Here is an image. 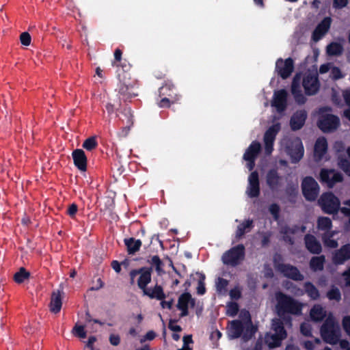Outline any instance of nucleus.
I'll list each match as a JSON object with an SVG mask.
<instances>
[{
  "mask_svg": "<svg viewBox=\"0 0 350 350\" xmlns=\"http://www.w3.org/2000/svg\"><path fill=\"white\" fill-rule=\"evenodd\" d=\"M245 193L250 198H256L260 194L258 174L256 172H252L248 176V184Z\"/></svg>",
  "mask_w": 350,
  "mask_h": 350,
  "instance_id": "dca6fc26",
  "label": "nucleus"
},
{
  "mask_svg": "<svg viewBox=\"0 0 350 350\" xmlns=\"http://www.w3.org/2000/svg\"><path fill=\"white\" fill-rule=\"evenodd\" d=\"M260 148V144L256 141H254L246 149L243 154V159L247 161L246 166L250 171L252 170L254 167V161Z\"/></svg>",
  "mask_w": 350,
  "mask_h": 350,
  "instance_id": "f8f14e48",
  "label": "nucleus"
},
{
  "mask_svg": "<svg viewBox=\"0 0 350 350\" xmlns=\"http://www.w3.org/2000/svg\"><path fill=\"white\" fill-rule=\"evenodd\" d=\"M244 325L240 320H233L230 322L228 334L231 338H238L243 334Z\"/></svg>",
  "mask_w": 350,
  "mask_h": 350,
  "instance_id": "393cba45",
  "label": "nucleus"
},
{
  "mask_svg": "<svg viewBox=\"0 0 350 350\" xmlns=\"http://www.w3.org/2000/svg\"><path fill=\"white\" fill-rule=\"evenodd\" d=\"M342 325L345 332L350 336V316H345L343 317Z\"/></svg>",
  "mask_w": 350,
  "mask_h": 350,
  "instance_id": "4d7b16f0",
  "label": "nucleus"
},
{
  "mask_svg": "<svg viewBox=\"0 0 350 350\" xmlns=\"http://www.w3.org/2000/svg\"><path fill=\"white\" fill-rule=\"evenodd\" d=\"M334 150L338 153L343 152L345 150L344 143L341 141L336 142L334 145Z\"/></svg>",
  "mask_w": 350,
  "mask_h": 350,
  "instance_id": "338daca9",
  "label": "nucleus"
},
{
  "mask_svg": "<svg viewBox=\"0 0 350 350\" xmlns=\"http://www.w3.org/2000/svg\"><path fill=\"white\" fill-rule=\"evenodd\" d=\"M142 292L144 295H146L150 299L162 300L165 299L166 297L163 287L159 284H156L153 288H146Z\"/></svg>",
  "mask_w": 350,
  "mask_h": 350,
  "instance_id": "5701e85b",
  "label": "nucleus"
},
{
  "mask_svg": "<svg viewBox=\"0 0 350 350\" xmlns=\"http://www.w3.org/2000/svg\"><path fill=\"white\" fill-rule=\"evenodd\" d=\"M124 242L126 246L129 254H134L135 252H138L142 245V242L140 239H135L133 237L124 239Z\"/></svg>",
  "mask_w": 350,
  "mask_h": 350,
  "instance_id": "bb28decb",
  "label": "nucleus"
},
{
  "mask_svg": "<svg viewBox=\"0 0 350 350\" xmlns=\"http://www.w3.org/2000/svg\"><path fill=\"white\" fill-rule=\"evenodd\" d=\"M281 129V124L278 122L270 126L265 131L263 143L264 151L266 155H270L273 150V144L276 135Z\"/></svg>",
  "mask_w": 350,
  "mask_h": 350,
  "instance_id": "6e6552de",
  "label": "nucleus"
},
{
  "mask_svg": "<svg viewBox=\"0 0 350 350\" xmlns=\"http://www.w3.org/2000/svg\"><path fill=\"white\" fill-rule=\"evenodd\" d=\"M347 152L350 158V147L347 150ZM338 166L350 176V163L340 155L338 156Z\"/></svg>",
  "mask_w": 350,
  "mask_h": 350,
  "instance_id": "4c0bfd02",
  "label": "nucleus"
},
{
  "mask_svg": "<svg viewBox=\"0 0 350 350\" xmlns=\"http://www.w3.org/2000/svg\"><path fill=\"white\" fill-rule=\"evenodd\" d=\"M273 263L274 268L278 272L280 271V268H279V267H280V266L286 265V264L283 263L282 256L278 253L275 254L273 256Z\"/></svg>",
  "mask_w": 350,
  "mask_h": 350,
  "instance_id": "8fccbe9b",
  "label": "nucleus"
},
{
  "mask_svg": "<svg viewBox=\"0 0 350 350\" xmlns=\"http://www.w3.org/2000/svg\"><path fill=\"white\" fill-rule=\"evenodd\" d=\"M20 40L23 45L29 46L31 43V36L29 33L23 32L20 36Z\"/></svg>",
  "mask_w": 350,
  "mask_h": 350,
  "instance_id": "13d9d810",
  "label": "nucleus"
},
{
  "mask_svg": "<svg viewBox=\"0 0 350 350\" xmlns=\"http://www.w3.org/2000/svg\"><path fill=\"white\" fill-rule=\"evenodd\" d=\"M280 150L286 153L293 163L300 161L304 154V148L300 138L284 137L280 142Z\"/></svg>",
  "mask_w": 350,
  "mask_h": 350,
  "instance_id": "7ed1b4c3",
  "label": "nucleus"
},
{
  "mask_svg": "<svg viewBox=\"0 0 350 350\" xmlns=\"http://www.w3.org/2000/svg\"><path fill=\"white\" fill-rule=\"evenodd\" d=\"M62 291L57 290L53 291L51 294V303H50V310L53 313H58L62 308Z\"/></svg>",
  "mask_w": 350,
  "mask_h": 350,
  "instance_id": "a878e982",
  "label": "nucleus"
},
{
  "mask_svg": "<svg viewBox=\"0 0 350 350\" xmlns=\"http://www.w3.org/2000/svg\"><path fill=\"white\" fill-rule=\"evenodd\" d=\"M301 187L306 200L313 201L317 198L319 193V186L313 178L306 177L302 181Z\"/></svg>",
  "mask_w": 350,
  "mask_h": 350,
  "instance_id": "1a4fd4ad",
  "label": "nucleus"
},
{
  "mask_svg": "<svg viewBox=\"0 0 350 350\" xmlns=\"http://www.w3.org/2000/svg\"><path fill=\"white\" fill-rule=\"evenodd\" d=\"M239 309V305L237 302L230 301L227 304V314L230 317L236 316Z\"/></svg>",
  "mask_w": 350,
  "mask_h": 350,
  "instance_id": "de8ad7c7",
  "label": "nucleus"
},
{
  "mask_svg": "<svg viewBox=\"0 0 350 350\" xmlns=\"http://www.w3.org/2000/svg\"><path fill=\"white\" fill-rule=\"evenodd\" d=\"M334 232H327L325 234L323 237V242L325 245L331 248H336L338 247L337 241L331 239L334 236Z\"/></svg>",
  "mask_w": 350,
  "mask_h": 350,
  "instance_id": "ea45409f",
  "label": "nucleus"
},
{
  "mask_svg": "<svg viewBox=\"0 0 350 350\" xmlns=\"http://www.w3.org/2000/svg\"><path fill=\"white\" fill-rule=\"evenodd\" d=\"M318 126L325 133L332 132L340 126L339 118L330 113L328 107L321 108L319 110Z\"/></svg>",
  "mask_w": 350,
  "mask_h": 350,
  "instance_id": "20e7f679",
  "label": "nucleus"
},
{
  "mask_svg": "<svg viewBox=\"0 0 350 350\" xmlns=\"http://www.w3.org/2000/svg\"><path fill=\"white\" fill-rule=\"evenodd\" d=\"M200 278L198 282L197 293L200 295H203L206 293L205 287V275L204 273H199Z\"/></svg>",
  "mask_w": 350,
  "mask_h": 350,
  "instance_id": "c03bdc74",
  "label": "nucleus"
},
{
  "mask_svg": "<svg viewBox=\"0 0 350 350\" xmlns=\"http://www.w3.org/2000/svg\"><path fill=\"white\" fill-rule=\"evenodd\" d=\"M72 158L75 165L78 167L79 170H86L87 158L83 150L77 149L73 151Z\"/></svg>",
  "mask_w": 350,
  "mask_h": 350,
  "instance_id": "b1692460",
  "label": "nucleus"
},
{
  "mask_svg": "<svg viewBox=\"0 0 350 350\" xmlns=\"http://www.w3.org/2000/svg\"><path fill=\"white\" fill-rule=\"evenodd\" d=\"M229 295L232 299L238 300L241 297V289L237 286L230 291Z\"/></svg>",
  "mask_w": 350,
  "mask_h": 350,
  "instance_id": "864d4df0",
  "label": "nucleus"
},
{
  "mask_svg": "<svg viewBox=\"0 0 350 350\" xmlns=\"http://www.w3.org/2000/svg\"><path fill=\"white\" fill-rule=\"evenodd\" d=\"M307 116V112L304 109H299L294 112L290 120L291 129L293 131L301 129L305 124Z\"/></svg>",
  "mask_w": 350,
  "mask_h": 350,
  "instance_id": "aec40b11",
  "label": "nucleus"
},
{
  "mask_svg": "<svg viewBox=\"0 0 350 350\" xmlns=\"http://www.w3.org/2000/svg\"><path fill=\"white\" fill-rule=\"evenodd\" d=\"M344 206L340 208L341 213L345 216L350 217V199L344 202Z\"/></svg>",
  "mask_w": 350,
  "mask_h": 350,
  "instance_id": "bf43d9fd",
  "label": "nucleus"
},
{
  "mask_svg": "<svg viewBox=\"0 0 350 350\" xmlns=\"http://www.w3.org/2000/svg\"><path fill=\"white\" fill-rule=\"evenodd\" d=\"M30 277V273L26 270L24 267H21L16 273L14 275V280L17 284H21L25 282V280L29 279Z\"/></svg>",
  "mask_w": 350,
  "mask_h": 350,
  "instance_id": "c9c22d12",
  "label": "nucleus"
},
{
  "mask_svg": "<svg viewBox=\"0 0 350 350\" xmlns=\"http://www.w3.org/2000/svg\"><path fill=\"white\" fill-rule=\"evenodd\" d=\"M194 308L196 306V299L192 297L189 292L182 293L178 299L176 308L180 310V317H187L189 315V306Z\"/></svg>",
  "mask_w": 350,
  "mask_h": 350,
  "instance_id": "9d476101",
  "label": "nucleus"
},
{
  "mask_svg": "<svg viewBox=\"0 0 350 350\" xmlns=\"http://www.w3.org/2000/svg\"><path fill=\"white\" fill-rule=\"evenodd\" d=\"M306 247L312 254H319L322 251L321 243L317 238L310 234H308L304 237Z\"/></svg>",
  "mask_w": 350,
  "mask_h": 350,
  "instance_id": "4be33fe9",
  "label": "nucleus"
},
{
  "mask_svg": "<svg viewBox=\"0 0 350 350\" xmlns=\"http://www.w3.org/2000/svg\"><path fill=\"white\" fill-rule=\"evenodd\" d=\"M177 321L175 319H170L169 321L168 328L174 332H180L182 331V328L180 325H174Z\"/></svg>",
  "mask_w": 350,
  "mask_h": 350,
  "instance_id": "e2e57ef3",
  "label": "nucleus"
},
{
  "mask_svg": "<svg viewBox=\"0 0 350 350\" xmlns=\"http://www.w3.org/2000/svg\"><path fill=\"white\" fill-rule=\"evenodd\" d=\"M305 293L313 300H317L320 297V293L317 288L311 282H306L304 284Z\"/></svg>",
  "mask_w": 350,
  "mask_h": 350,
  "instance_id": "2f4dec72",
  "label": "nucleus"
},
{
  "mask_svg": "<svg viewBox=\"0 0 350 350\" xmlns=\"http://www.w3.org/2000/svg\"><path fill=\"white\" fill-rule=\"evenodd\" d=\"M280 273L285 278H289L294 281H302L304 279V275L299 271L298 268L291 264L280 266Z\"/></svg>",
  "mask_w": 350,
  "mask_h": 350,
  "instance_id": "2eb2a0df",
  "label": "nucleus"
},
{
  "mask_svg": "<svg viewBox=\"0 0 350 350\" xmlns=\"http://www.w3.org/2000/svg\"><path fill=\"white\" fill-rule=\"evenodd\" d=\"M114 204L113 197L107 196L101 200L100 205L105 207V212H110Z\"/></svg>",
  "mask_w": 350,
  "mask_h": 350,
  "instance_id": "a18cd8bd",
  "label": "nucleus"
},
{
  "mask_svg": "<svg viewBox=\"0 0 350 350\" xmlns=\"http://www.w3.org/2000/svg\"><path fill=\"white\" fill-rule=\"evenodd\" d=\"M72 332L75 336L80 338H85L87 336L84 326L83 325H75Z\"/></svg>",
  "mask_w": 350,
  "mask_h": 350,
  "instance_id": "09e8293b",
  "label": "nucleus"
},
{
  "mask_svg": "<svg viewBox=\"0 0 350 350\" xmlns=\"http://www.w3.org/2000/svg\"><path fill=\"white\" fill-rule=\"evenodd\" d=\"M245 249L243 244H239L225 252L221 257L226 265L236 267L245 258Z\"/></svg>",
  "mask_w": 350,
  "mask_h": 350,
  "instance_id": "423d86ee",
  "label": "nucleus"
},
{
  "mask_svg": "<svg viewBox=\"0 0 350 350\" xmlns=\"http://www.w3.org/2000/svg\"><path fill=\"white\" fill-rule=\"evenodd\" d=\"M318 202L322 210L328 214L336 213L340 209L339 199L331 192L323 193Z\"/></svg>",
  "mask_w": 350,
  "mask_h": 350,
  "instance_id": "0eeeda50",
  "label": "nucleus"
},
{
  "mask_svg": "<svg viewBox=\"0 0 350 350\" xmlns=\"http://www.w3.org/2000/svg\"><path fill=\"white\" fill-rule=\"evenodd\" d=\"M229 284L228 280L223 278H218L216 282V289L218 293H225Z\"/></svg>",
  "mask_w": 350,
  "mask_h": 350,
  "instance_id": "79ce46f5",
  "label": "nucleus"
},
{
  "mask_svg": "<svg viewBox=\"0 0 350 350\" xmlns=\"http://www.w3.org/2000/svg\"><path fill=\"white\" fill-rule=\"evenodd\" d=\"M321 181L332 188L336 183L342 180L341 174L334 170L323 169L320 174Z\"/></svg>",
  "mask_w": 350,
  "mask_h": 350,
  "instance_id": "ddd939ff",
  "label": "nucleus"
},
{
  "mask_svg": "<svg viewBox=\"0 0 350 350\" xmlns=\"http://www.w3.org/2000/svg\"><path fill=\"white\" fill-rule=\"evenodd\" d=\"M271 328L274 333L280 335L284 338H286L287 332L284 328L283 322L279 319H274L272 320Z\"/></svg>",
  "mask_w": 350,
  "mask_h": 350,
  "instance_id": "f704fd0d",
  "label": "nucleus"
},
{
  "mask_svg": "<svg viewBox=\"0 0 350 350\" xmlns=\"http://www.w3.org/2000/svg\"><path fill=\"white\" fill-rule=\"evenodd\" d=\"M320 89V82L318 74L315 71L308 70L303 73L297 74L291 84V93L296 103L304 104L306 101L305 96H313L317 94Z\"/></svg>",
  "mask_w": 350,
  "mask_h": 350,
  "instance_id": "f257e3e1",
  "label": "nucleus"
},
{
  "mask_svg": "<svg viewBox=\"0 0 350 350\" xmlns=\"http://www.w3.org/2000/svg\"><path fill=\"white\" fill-rule=\"evenodd\" d=\"M310 317L315 322H320L326 316V312L320 305L314 306L310 310Z\"/></svg>",
  "mask_w": 350,
  "mask_h": 350,
  "instance_id": "c85d7f7f",
  "label": "nucleus"
},
{
  "mask_svg": "<svg viewBox=\"0 0 350 350\" xmlns=\"http://www.w3.org/2000/svg\"><path fill=\"white\" fill-rule=\"evenodd\" d=\"M343 51L342 41H335L331 42L326 48L327 55L331 56L339 55Z\"/></svg>",
  "mask_w": 350,
  "mask_h": 350,
  "instance_id": "7c9ffc66",
  "label": "nucleus"
},
{
  "mask_svg": "<svg viewBox=\"0 0 350 350\" xmlns=\"http://www.w3.org/2000/svg\"><path fill=\"white\" fill-rule=\"evenodd\" d=\"M282 183V178L274 170L270 171L267 176V183L271 189H277Z\"/></svg>",
  "mask_w": 350,
  "mask_h": 350,
  "instance_id": "cd10ccee",
  "label": "nucleus"
},
{
  "mask_svg": "<svg viewBox=\"0 0 350 350\" xmlns=\"http://www.w3.org/2000/svg\"><path fill=\"white\" fill-rule=\"evenodd\" d=\"M325 257L323 255L314 256L310 261V267L314 271H322L324 267Z\"/></svg>",
  "mask_w": 350,
  "mask_h": 350,
  "instance_id": "473e14b6",
  "label": "nucleus"
},
{
  "mask_svg": "<svg viewBox=\"0 0 350 350\" xmlns=\"http://www.w3.org/2000/svg\"><path fill=\"white\" fill-rule=\"evenodd\" d=\"M159 94L161 96H164L165 97H167V94H172L176 98H179L180 96L175 92V90L172 85L166 84L162 86L159 90Z\"/></svg>",
  "mask_w": 350,
  "mask_h": 350,
  "instance_id": "a19ab883",
  "label": "nucleus"
},
{
  "mask_svg": "<svg viewBox=\"0 0 350 350\" xmlns=\"http://www.w3.org/2000/svg\"><path fill=\"white\" fill-rule=\"evenodd\" d=\"M183 348L186 350H191V348L189 346V344L193 343V339L191 335L185 336L183 338Z\"/></svg>",
  "mask_w": 350,
  "mask_h": 350,
  "instance_id": "680f3d73",
  "label": "nucleus"
},
{
  "mask_svg": "<svg viewBox=\"0 0 350 350\" xmlns=\"http://www.w3.org/2000/svg\"><path fill=\"white\" fill-rule=\"evenodd\" d=\"M300 332L305 336H312V327L309 323H302L300 325Z\"/></svg>",
  "mask_w": 350,
  "mask_h": 350,
  "instance_id": "3c124183",
  "label": "nucleus"
},
{
  "mask_svg": "<svg viewBox=\"0 0 350 350\" xmlns=\"http://www.w3.org/2000/svg\"><path fill=\"white\" fill-rule=\"evenodd\" d=\"M342 96L345 101L346 105L350 107V90H346L343 91Z\"/></svg>",
  "mask_w": 350,
  "mask_h": 350,
  "instance_id": "774afa93",
  "label": "nucleus"
},
{
  "mask_svg": "<svg viewBox=\"0 0 350 350\" xmlns=\"http://www.w3.org/2000/svg\"><path fill=\"white\" fill-rule=\"evenodd\" d=\"M332 66H333V64H332V63H327V64H322L319 68V73L325 74L328 72H330Z\"/></svg>",
  "mask_w": 350,
  "mask_h": 350,
  "instance_id": "0e129e2a",
  "label": "nucleus"
},
{
  "mask_svg": "<svg viewBox=\"0 0 350 350\" xmlns=\"http://www.w3.org/2000/svg\"><path fill=\"white\" fill-rule=\"evenodd\" d=\"M326 296L329 300L340 301L341 299V293L339 288L334 285L327 292Z\"/></svg>",
  "mask_w": 350,
  "mask_h": 350,
  "instance_id": "58836bf2",
  "label": "nucleus"
},
{
  "mask_svg": "<svg viewBox=\"0 0 350 350\" xmlns=\"http://www.w3.org/2000/svg\"><path fill=\"white\" fill-rule=\"evenodd\" d=\"M332 23L330 17H325L316 27L312 33V40L318 42L328 31Z\"/></svg>",
  "mask_w": 350,
  "mask_h": 350,
  "instance_id": "412c9836",
  "label": "nucleus"
},
{
  "mask_svg": "<svg viewBox=\"0 0 350 350\" xmlns=\"http://www.w3.org/2000/svg\"><path fill=\"white\" fill-rule=\"evenodd\" d=\"M254 220H245V222L240 224L236 231L237 239H240L242 237L253 227Z\"/></svg>",
  "mask_w": 350,
  "mask_h": 350,
  "instance_id": "72a5a7b5",
  "label": "nucleus"
},
{
  "mask_svg": "<svg viewBox=\"0 0 350 350\" xmlns=\"http://www.w3.org/2000/svg\"><path fill=\"white\" fill-rule=\"evenodd\" d=\"M248 325L246 327L245 331H243V339L245 341L250 340L256 334L257 331L256 327L254 326L252 323L251 319H249Z\"/></svg>",
  "mask_w": 350,
  "mask_h": 350,
  "instance_id": "e433bc0d",
  "label": "nucleus"
},
{
  "mask_svg": "<svg viewBox=\"0 0 350 350\" xmlns=\"http://www.w3.org/2000/svg\"><path fill=\"white\" fill-rule=\"evenodd\" d=\"M179 100V98H176L173 94H167V97L163 98L159 103V107H169L170 103H174Z\"/></svg>",
  "mask_w": 350,
  "mask_h": 350,
  "instance_id": "37998d69",
  "label": "nucleus"
},
{
  "mask_svg": "<svg viewBox=\"0 0 350 350\" xmlns=\"http://www.w3.org/2000/svg\"><path fill=\"white\" fill-rule=\"evenodd\" d=\"M328 144L325 137H320L315 142L314 147V157L317 161L326 159Z\"/></svg>",
  "mask_w": 350,
  "mask_h": 350,
  "instance_id": "f3484780",
  "label": "nucleus"
},
{
  "mask_svg": "<svg viewBox=\"0 0 350 350\" xmlns=\"http://www.w3.org/2000/svg\"><path fill=\"white\" fill-rule=\"evenodd\" d=\"M276 311L278 315L284 320L291 321L290 317H286V314L299 316L302 313L303 304L293 297L281 291L275 293Z\"/></svg>",
  "mask_w": 350,
  "mask_h": 350,
  "instance_id": "f03ea898",
  "label": "nucleus"
},
{
  "mask_svg": "<svg viewBox=\"0 0 350 350\" xmlns=\"http://www.w3.org/2000/svg\"><path fill=\"white\" fill-rule=\"evenodd\" d=\"M137 271L139 277L137 280V286L142 291L148 288V284L151 282L152 267H142L137 269Z\"/></svg>",
  "mask_w": 350,
  "mask_h": 350,
  "instance_id": "a211bd4d",
  "label": "nucleus"
},
{
  "mask_svg": "<svg viewBox=\"0 0 350 350\" xmlns=\"http://www.w3.org/2000/svg\"><path fill=\"white\" fill-rule=\"evenodd\" d=\"M269 211L275 219H278L279 217L280 207L277 204H271L269 207Z\"/></svg>",
  "mask_w": 350,
  "mask_h": 350,
  "instance_id": "052dcab7",
  "label": "nucleus"
},
{
  "mask_svg": "<svg viewBox=\"0 0 350 350\" xmlns=\"http://www.w3.org/2000/svg\"><path fill=\"white\" fill-rule=\"evenodd\" d=\"M288 92L285 90H280L274 92L271 105L279 113L284 111L287 107Z\"/></svg>",
  "mask_w": 350,
  "mask_h": 350,
  "instance_id": "4468645a",
  "label": "nucleus"
},
{
  "mask_svg": "<svg viewBox=\"0 0 350 350\" xmlns=\"http://www.w3.org/2000/svg\"><path fill=\"white\" fill-rule=\"evenodd\" d=\"M150 263L155 266L156 271L159 273L162 271L161 267L163 266V262L157 255L153 256L151 258Z\"/></svg>",
  "mask_w": 350,
  "mask_h": 350,
  "instance_id": "603ef678",
  "label": "nucleus"
},
{
  "mask_svg": "<svg viewBox=\"0 0 350 350\" xmlns=\"http://www.w3.org/2000/svg\"><path fill=\"white\" fill-rule=\"evenodd\" d=\"M343 77L344 75L342 74L340 70L338 67H336L333 65L330 71V77L336 80L341 79Z\"/></svg>",
  "mask_w": 350,
  "mask_h": 350,
  "instance_id": "5fc2aeb1",
  "label": "nucleus"
},
{
  "mask_svg": "<svg viewBox=\"0 0 350 350\" xmlns=\"http://www.w3.org/2000/svg\"><path fill=\"white\" fill-rule=\"evenodd\" d=\"M321 336L324 342L330 345H336L339 342L340 333L332 317H327L320 329Z\"/></svg>",
  "mask_w": 350,
  "mask_h": 350,
  "instance_id": "39448f33",
  "label": "nucleus"
},
{
  "mask_svg": "<svg viewBox=\"0 0 350 350\" xmlns=\"http://www.w3.org/2000/svg\"><path fill=\"white\" fill-rule=\"evenodd\" d=\"M285 338L280 336L276 334H267L265 336V342L268 344L269 348H275L280 347L282 344V341Z\"/></svg>",
  "mask_w": 350,
  "mask_h": 350,
  "instance_id": "c756f323",
  "label": "nucleus"
},
{
  "mask_svg": "<svg viewBox=\"0 0 350 350\" xmlns=\"http://www.w3.org/2000/svg\"><path fill=\"white\" fill-rule=\"evenodd\" d=\"M318 227L321 230H328L331 229L332 220H317Z\"/></svg>",
  "mask_w": 350,
  "mask_h": 350,
  "instance_id": "6e6d98bb",
  "label": "nucleus"
},
{
  "mask_svg": "<svg viewBox=\"0 0 350 350\" xmlns=\"http://www.w3.org/2000/svg\"><path fill=\"white\" fill-rule=\"evenodd\" d=\"M109 340L110 343L113 346H118L120 342V338L119 335L117 334H111Z\"/></svg>",
  "mask_w": 350,
  "mask_h": 350,
  "instance_id": "69168bd1",
  "label": "nucleus"
},
{
  "mask_svg": "<svg viewBox=\"0 0 350 350\" xmlns=\"http://www.w3.org/2000/svg\"><path fill=\"white\" fill-rule=\"evenodd\" d=\"M350 260V243H347L335 251L332 256V261L335 265H343Z\"/></svg>",
  "mask_w": 350,
  "mask_h": 350,
  "instance_id": "6ab92c4d",
  "label": "nucleus"
},
{
  "mask_svg": "<svg viewBox=\"0 0 350 350\" xmlns=\"http://www.w3.org/2000/svg\"><path fill=\"white\" fill-rule=\"evenodd\" d=\"M97 146V142L95 137L88 138L83 144V148L87 150H92Z\"/></svg>",
  "mask_w": 350,
  "mask_h": 350,
  "instance_id": "49530a36",
  "label": "nucleus"
},
{
  "mask_svg": "<svg viewBox=\"0 0 350 350\" xmlns=\"http://www.w3.org/2000/svg\"><path fill=\"white\" fill-rule=\"evenodd\" d=\"M294 70V62L291 58L278 59L275 62V72L284 79L290 77Z\"/></svg>",
  "mask_w": 350,
  "mask_h": 350,
  "instance_id": "9b49d317",
  "label": "nucleus"
}]
</instances>
